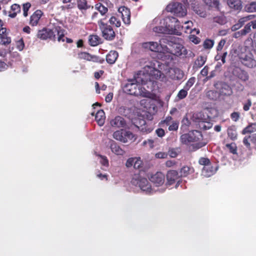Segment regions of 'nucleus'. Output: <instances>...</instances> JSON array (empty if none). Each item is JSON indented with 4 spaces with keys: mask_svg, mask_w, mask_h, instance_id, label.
Wrapping results in <instances>:
<instances>
[{
    "mask_svg": "<svg viewBox=\"0 0 256 256\" xmlns=\"http://www.w3.org/2000/svg\"><path fill=\"white\" fill-rule=\"evenodd\" d=\"M146 77L143 75L140 76L139 74L135 76L134 79L128 80L127 83L124 86V92L128 94L135 96L149 98L150 92L143 87Z\"/></svg>",
    "mask_w": 256,
    "mask_h": 256,
    "instance_id": "nucleus-1",
    "label": "nucleus"
},
{
    "mask_svg": "<svg viewBox=\"0 0 256 256\" xmlns=\"http://www.w3.org/2000/svg\"><path fill=\"white\" fill-rule=\"evenodd\" d=\"M64 30L61 26H54L52 28H44L38 30L36 34L38 38L42 40L49 39L55 41L57 38L58 42H64Z\"/></svg>",
    "mask_w": 256,
    "mask_h": 256,
    "instance_id": "nucleus-2",
    "label": "nucleus"
},
{
    "mask_svg": "<svg viewBox=\"0 0 256 256\" xmlns=\"http://www.w3.org/2000/svg\"><path fill=\"white\" fill-rule=\"evenodd\" d=\"M106 20L105 18L98 20V24L102 36L107 40H112L116 37V32L110 25L104 22Z\"/></svg>",
    "mask_w": 256,
    "mask_h": 256,
    "instance_id": "nucleus-3",
    "label": "nucleus"
},
{
    "mask_svg": "<svg viewBox=\"0 0 256 256\" xmlns=\"http://www.w3.org/2000/svg\"><path fill=\"white\" fill-rule=\"evenodd\" d=\"M138 74L140 76L144 75L146 77V80L144 82L145 84L148 82L152 84L156 80L164 81L166 78L165 75L160 70L154 68L150 70V73H144L140 72Z\"/></svg>",
    "mask_w": 256,
    "mask_h": 256,
    "instance_id": "nucleus-4",
    "label": "nucleus"
},
{
    "mask_svg": "<svg viewBox=\"0 0 256 256\" xmlns=\"http://www.w3.org/2000/svg\"><path fill=\"white\" fill-rule=\"evenodd\" d=\"M131 183L133 185L138 186L142 190L147 194L150 193L152 190L151 184L148 180L140 177L139 175L134 174L132 179Z\"/></svg>",
    "mask_w": 256,
    "mask_h": 256,
    "instance_id": "nucleus-5",
    "label": "nucleus"
},
{
    "mask_svg": "<svg viewBox=\"0 0 256 256\" xmlns=\"http://www.w3.org/2000/svg\"><path fill=\"white\" fill-rule=\"evenodd\" d=\"M168 12H174L178 16H184L186 14V8L182 3L174 2L166 6Z\"/></svg>",
    "mask_w": 256,
    "mask_h": 256,
    "instance_id": "nucleus-6",
    "label": "nucleus"
},
{
    "mask_svg": "<svg viewBox=\"0 0 256 256\" xmlns=\"http://www.w3.org/2000/svg\"><path fill=\"white\" fill-rule=\"evenodd\" d=\"M113 138L123 143H126L128 140H136L134 135L132 132L130 131H124L122 130L114 132L113 134Z\"/></svg>",
    "mask_w": 256,
    "mask_h": 256,
    "instance_id": "nucleus-7",
    "label": "nucleus"
},
{
    "mask_svg": "<svg viewBox=\"0 0 256 256\" xmlns=\"http://www.w3.org/2000/svg\"><path fill=\"white\" fill-rule=\"evenodd\" d=\"M169 20L172 22V23H174V25L176 26V28H177L178 32L180 30H184V32L186 33L192 32H196V34H198L200 33V30H196L194 28L193 30L192 29V27L193 26V23L192 21H187L184 22V26H181L180 24V22L175 18L171 17L168 18Z\"/></svg>",
    "mask_w": 256,
    "mask_h": 256,
    "instance_id": "nucleus-8",
    "label": "nucleus"
},
{
    "mask_svg": "<svg viewBox=\"0 0 256 256\" xmlns=\"http://www.w3.org/2000/svg\"><path fill=\"white\" fill-rule=\"evenodd\" d=\"M199 136H202L200 132L196 130H192L188 134L182 135L180 141L184 144H188L190 142L198 141L200 140Z\"/></svg>",
    "mask_w": 256,
    "mask_h": 256,
    "instance_id": "nucleus-9",
    "label": "nucleus"
},
{
    "mask_svg": "<svg viewBox=\"0 0 256 256\" xmlns=\"http://www.w3.org/2000/svg\"><path fill=\"white\" fill-rule=\"evenodd\" d=\"M153 30L154 32L159 34H174L178 36H180L182 34L181 32H178L176 26L174 24H168L165 27L162 26H155Z\"/></svg>",
    "mask_w": 256,
    "mask_h": 256,
    "instance_id": "nucleus-10",
    "label": "nucleus"
},
{
    "mask_svg": "<svg viewBox=\"0 0 256 256\" xmlns=\"http://www.w3.org/2000/svg\"><path fill=\"white\" fill-rule=\"evenodd\" d=\"M232 74L234 76L244 82L248 80L249 79V75L248 72L238 66L234 68Z\"/></svg>",
    "mask_w": 256,
    "mask_h": 256,
    "instance_id": "nucleus-11",
    "label": "nucleus"
},
{
    "mask_svg": "<svg viewBox=\"0 0 256 256\" xmlns=\"http://www.w3.org/2000/svg\"><path fill=\"white\" fill-rule=\"evenodd\" d=\"M149 180L156 186H160L164 184L165 176L162 172H157L155 174H152L149 177Z\"/></svg>",
    "mask_w": 256,
    "mask_h": 256,
    "instance_id": "nucleus-12",
    "label": "nucleus"
},
{
    "mask_svg": "<svg viewBox=\"0 0 256 256\" xmlns=\"http://www.w3.org/2000/svg\"><path fill=\"white\" fill-rule=\"evenodd\" d=\"M241 62L244 66L249 68H253L256 66V60L254 59L252 54H245L244 56L240 58Z\"/></svg>",
    "mask_w": 256,
    "mask_h": 256,
    "instance_id": "nucleus-13",
    "label": "nucleus"
},
{
    "mask_svg": "<svg viewBox=\"0 0 256 256\" xmlns=\"http://www.w3.org/2000/svg\"><path fill=\"white\" fill-rule=\"evenodd\" d=\"M118 12L121 14L122 18L124 23L129 26L130 24V11L129 8L126 6H120L118 10Z\"/></svg>",
    "mask_w": 256,
    "mask_h": 256,
    "instance_id": "nucleus-14",
    "label": "nucleus"
},
{
    "mask_svg": "<svg viewBox=\"0 0 256 256\" xmlns=\"http://www.w3.org/2000/svg\"><path fill=\"white\" fill-rule=\"evenodd\" d=\"M78 58L81 60H85L88 61L102 64L104 62V59H100L98 56L91 55L87 52H80L78 54Z\"/></svg>",
    "mask_w": 256,
    "mask_h": 256,
    "instance_id": "nucleus-15",
    "label": "nucleus"
},
{
    "mask_svg": "<svg viewBox=\"0 0 256 256\" xmlns=\"http://www.w3.org/2000/svg\"><path fill=\"white\" fill-rule=\"evenodd\" d=\"M9 30L6 28L0 29V44L8 46L11 43L12 39L8 35Z\"/></svg>",
    "mask_w": 256,
    "mask_h": 256,
    "instance_id": "nucleus-16",
    "label": "nucleus"
},
{
    "mask_svg": "<svg viewBox=\"0 0 256 256\" xmlns=\"http://www.w3.org/2000/svg\"><path fill=\"white\" fill-rule=\"evenodd\" d=\"M218 168L216 164L210 163L209 164L204 166L202 170V173L206 177H210L214 174Z\"/></svg>",
    "mask_w": 256,
    "mask_h": 256,
    "instance_id": "nucleus-17",
    "label": "nucleus"
},
{
    "mask_svg": "<svg viewBox=\"0 0 256 256\" xmlns=\"http://www.w3.org/2000/svg\"><path fill=\"white\" fill-rule=\"evenodd\" d=\"M184 73L178 68L170 69L168 72V77L174 80H180L183 78Z\"/></svg>",
    "mask_w": 256,
    "mask_h": 256,
    "instance_id": "nucleus-18",
    "label": "nucleus"
},
{
    "mask_svg": "<svg viewBox=\"0 0 256 256\" xmlns=\"http://www.w3.org/2000/svg\"><path fill=\"white\" fill-rule=\"evenodd\" d=\"M166 184L171 186L175 183L176 180L180 177L178 171L176 170H170L168 171L166 175Z\"/></svg>",
    "mask_w": 256,
    "mask_h": 256,
    "instance_id": "nucleus-19",
    "label": "nucleus"
},
{
    "mask_svg": "<svg viewBox=\"0 0 256 256\" xmlns=\"http://www.w3.org/2000/svg\"><path fill=\"white\" fill-rule=\"evenodd\" d=\"M255 17V15L250 14L241 18L238 20L237 23H236L232 26V31H236L240 29L245 24V22L250 20L254 18Z\"/></svg>",
    "mask_w": 256,
    "mask_h": 256,
    "instance_id": "nucleus-20",
    "label": "nucleus"
},
{
    "mask_svg": "<svg viewBox=\"0 0 256 256\" xmlns=\"http://www.w3.org/2000/svg\"><path fill=\"white\" fill-rule=\"evenodd\" d=\"M42 15L43 12L41 10H36L30 16V24L32 26H36Z\"/></svg>",
    "mask_w": 256,
    "mask_h": 256,
    "instance_id": "nucleus-21",
    "label": "nucleus"
},
{
    "mask_svg": "<svg viewBox=\"0 0 256 256\" xmlns=\"http://www.w3.org/2000/svg\"><path fill=\"white\" fill-rule=\"evenodd\" d=\"M110 125L113 127L124 128L126 126V122L124 119L120 116H116L110 122Z\"/></svg>",
    "mask_w": 256,
    "mask_h": 256,
    "instance_id": "nucleus-22",
    "label": "nucleus"
},
{
    "mask_svg": "<svg viewBox=\"0 0 256 256\" xmlns=\"http://www.w3.org/2000/svg\"><path fill=\"white\" fill-rule=\"evenodd\" d=\"M250 142L254 145L256 148V134L246 136L243 139L244 144L248 150H251Z\"/></svg>",
    "mask_w": 256,
    "mask_h": 256,
    "instance_id": "nucleus-23",
    "label": "nucleus"
},
{
    "mask_svg": "<svg viewBox=\"0 0 256 256\" xmlns=\"http://www.w3.org/2000/svg\"><path fill=\"white\" fill-rule=\"evenodd\" d=\"M173 50H172L173 54L176 56H180L186 54V50L184 46L178 44H174L172 46Z\"/></svg>",
    "mask_w": 256,
    "mask_h": 256,
    "instance_id": "nucleus-24",
    "label": "nucleus"
},
{
    "mask_svg": "<svg viewBox=\"0 0 256 256\" xmlns=\"http://www.w3.org/2000/svg\"><path fill=\"white\" fill-rule=\"evenodd\" d=\"M139 126H137L138 128L143 132L146 134L150 133L152 130V126L146 124L144 120H140L138 123Z\"/></svg>",
    "mask_w": 256,
    "mask_h": 256,
    "instance_id": "nucleus-25",
    "label": "nucleus"
},
{
    "mask_svg": "<svg viewBox=\"0 0 256 256\" xmlns=\"http://www.w3.org/2000/svg\"><path fill=\"white\" fill-rule=\"evenodd\" d=\"M142 47L145 48H148L152 52H158L160 49V45L156 42H144L142 44Z\"/></svg>",
    "mask_w": 256,
    "mask_h": 256,
    "instance_id": "nucleus-26",
    "label": "nucleus"
},
{
    "mask_svg": "<svg viewBox=\"0 0 256 256\" xmlns=\"http://www.w3.org/2000/svg\"><path fill=\"white\" fill-rule=\"evenodd\" d=\"M78 8L82 12H86L90 8L91 6L88 4L87 0H76Z\"/></svg>",
    "mask_w": 256,
    "mask_h": 256,
    "instance_id": "nucleus-27",
    "label": "nucleus"
},
{
    "mask_svg": "<svg viewBox=\"0 0 256 256\" xmlns=\"http://www.w3.org/2000/svg\"><path fill=\"white\" fill-rule=\"evenodd\" d=\"M220 92L222 96H230L232 93L231 87L226 82H222L220 84Z\"/></svg>",
    "mask_w": 256,
    "mask_h": 256,
    "instance_id": "nucleus-28",
    "label": "nucleus"
},
{
    "mask_svg": "<svg viewBox=\"0 0 256 256\" xmlns=\"http://www.w3.org/2000/svg\"><path fill=\"white\" fill-rule=\"evenodd\" d=\"M21 12V8L20 4H14L10 6V10L8 13V16L11 18H15L18 14Z\"/></svg>",
    "mask_w": 256,
    "mask_h": 256,
    "instance_id": "nucleus-29",
    "label": "nucleus"
},
{
    "mask_svg": "<svg viewBox=\"0 0 256 256\" xmlns=\"http://www.w3.org/2000/svg\"><path fill=\"white\" fill-rule=\"evenodd\" d=\"M110 148L112 152L116 155L122 156L125 153L124 150H122L114 141L112 140V142Z\"/></svg>",
    "mask_w": 256,
    "mask_h": 256,
    "instance_id": "nucleus-30",
    "label": "nucleus"
},
{
    "mask_svg": "<svg viewBox=\"0 0 256 256\" xmlns=\"http://www.w3.org/2000/svg\"><path fill=\"white\" fill-rule=\"evenodd\" d=\"M118 56V52L116 50H110L106 56V60L109 64H114Z\"/></svg>",
    "mask_w": 256,
    "mask_h": 256,
    "instance_id": "nucleus-31",
    "label": "nucleus"
},
{
    "mask_svg": "<svg viewBox=\"0 0 256 256\" xmlns=\"http://www.w3.org/2000/svg\"><path fill=\"white\" fill-rule=\"evenodd\" d=\"M227 3L230 8L234 10H240L242 8L240 0H228Z\"/></svg>",
    "mask_w": 256,
    "mask_h": 256,
    "instance_id": "nucleus-32",
    "label": "nucleus"
},
{
    "mask_svg": "<svg viewBox=\"0 0 256 256\" xmlns=\"http://www.w3.org/2000/svg\"><path fill=\"white\" fill-rule=\"evenodd\" d=\"M88 43L92 46H97L102 43V39L97 35H90L88 37Z\"/></svg>",
    "mask_w": 256,
    "mask_h": 256,
    "instance_id": "nucleus-33",
    "label": "nucleus"
},
{
    "mask_svg": "<svg viewBox=\"0 0 256 256\" xmlns=\"http://www.w3.org/2000/svg\"><path fill=\"white\" fill-rule=\"evenodd\" d=\"M95 119L99 126H102L104 123L105 120L104 111L102 110H98L96 114Z\"/></svg>",
    "mask_w": 256,
    "mask_h": 256,
    "instance_id": "nucleus-34",
    "label": "nucleus"
},
{
    "mask_svg": "<svg viewBox=\"0 0 256 256\" xmlns=\"http://www.w3.org/2000/svg\"><path fill=\"white\" fill-rule=\"evenodd\" d=\"M251 27L250 23H248L243 29L235 33L236 37L237 38L246 36V34L250 33L251 32Z\"/></svg>",
    "mask_w": 256,
    "mask_h": 256,
    "instance_id": "nucleus-35",
    "label": "nucleus"
},
{
    "mask_svg": "<svg viewBox=\"0 0 256 256\" xmlns=\"http://www.w3.org/2000/svg\"><path fill=\"white\" fill-rule=\"evenodd\" d=\"M194 172V169L192 167L184 166L180 170V176L186 177Z\"/></svg>",
    "mask_w": 256,
    "mask_h": 256,
    "instance_id": "nucleus-36",
    "label": "nucleus"
},
{
    "mask_svg": "<svg viewBox=\"0 0 256 256\" xmlns=\"http://www.w3.org/2000/svg\"><path fill=\"white\" fill-rule=\"evenodd\" d=\"M255 132H256V122L249 124L242 130V134H251Z\"/></svg>",
    "mask_w": 256,
    "mask_h": 256,
    "instance_id": "nucleus-37",
    "label": "nucleus"
},
{
    "mask_svg": "<svg viewBox=\"0 0 256 256\" xmlns=\"http://www.w3.org/2000/svg\"><path fill=\"white\" fill-rule=\"evenodd\" d=\"M206 60V58L204 56H198L194 62V68L196 69L200 68L204 64Z\"/></svg>",
    "mask_w": 256,
    "mask_h": 256,
    "instance_id": "nucleus-38",
    "label": "nucleus"
},
{
    "mask_svg": "<svg viewBox=\"0 0 256 256\" xmlns=\"http://www.w3.org/2000/svg\"><path fill=\"white\" fill-rule=\"evenodd\" d=\"M94 8L98 10L102 16H104L108 12V8L102 3L98 2L94 5Z\"/></svg>",
    "mask_w": 256,
    "mask_h": 256,
    "instance_id": "nucleus-39",
    "label": "nucleus"
},
{
    "mask_svg": "<svg viewBox=\"0 0 256 256\" xmlns=\"http://www.w3.org/2000/svg\"><path fill=\"white\" fill-rule=\"evenodd\" d=\"M228 136L232 140L237 138V132L234 126H230L227 130Z\"/></svg>",
    "mask_w": 256,
    "mask_h": 256,
    "instance_id": "nucleus-40",
    "label": "nucleus"
},
{
    "mask_svg": "<svg viewBox=\"0 0 256 256\" xmlns=\"http://www.w3.org/2000/svg\"><path fill=\"white\" fill-rule=\"evenodd\" d=\"M225 150L233 154H237L238 148L236 144L234 142L226 144Z\"/></svg>",
    "mask_w": 256,
    "mask_h": 256,
    "instance_id": "nucleus-41",
    "label": "nucleus"
},
{
    "mask_svg": "<svg viewBox=\"0 0 256 256\" xmlns=\"http://www.w3.org/2000/svg\"><path fill=\"white\" fill-rule=\"evenodd\" d=\"M109 23L112 25H114L116 28H119L121 26V22L118 16H112L108 20Z\"/></svg>",
    "mask_w": 256,
    "mask_h": 256,
    "instance_id": "nucleus-42",
    "label": "nucleus"
},
{
    "mask_svg": "<svg viewBox=\"0 0 256 256\" xmlns=\"http://www.w3.org/2000/svg\"><path fill=\"white\" fill-rule=\"evenodd\" d=\"M180 152V148H170L168 150V154L171 158H176L178 154Z\"/></svg>",
    "mask_w": 256,
    "mask_h": 256,
    "instance_id": "nucleus-43",
    "label": "nucleus"
},
{
    "mask_svg": "<svg viewBox=\"0 0 256 256\" xmlns=\"http://www.w3.org/2000/svg\"><path fill=\"white\" fill-rule=\"evenodd\" d=\"M206 96L210 100H216L218 97L219 94L216 90H210L207 92Z\"/></svg>",
    "mask_w": 256,
    "mask_h": 256,
    "instance_id": "nucleus-44",
    "label": "nucleus"
},
{
    "mask_svg": "<svg viewBox=\"0 0 256 256\" xmlns=\"http://www.w3.org/2000/svg\"><path fill=\"white\" fill-rule=\"evenodd\" d=\"M198 125L200 128L202 130H209L212 126V124L211 122L204 121L200 122Z\"/></svg>",
    "mask_w": 256,
    "mask_h": 256,
    "instance_id": "nucleus-45",
    "label": "nucleus"
},
{
    "mask_svg": "<svg viewBox=\"0 0 256 256\" xmlns=\"http://www.w3.org/2000/svg\"><path fill=\"white\" fill-rule=\"evenodd\" d=\"M245 8L248 12H256V2H253L250 4L246 5Z\"/></svg>",
    "mask_w": 256,
    "mask_h": 256,
    "instance_id": "nucleus-46",
    "label": "nucleus"
},
{
    "mask_svg": "<svg viewBox=\"0 0 256 256\" xmlns=\"http://www.w3.org/2000/svg\"><path fill=\"white\" fill-rule=\"evenodd\" d=\"M214 44V40L207 38L206 39L204 43L203 46L205 49H210L212 48Z\"/></svg>",
    "mask_w": 256,
    "mask_h": 256,
    "instance_id": "nucleus-47",
    "label": "nucleus"
},
{
    "mask_svg": "<svg viewBox=\"0 0 256 256\" xmlns=\"http://www.w3.org/2000/svg\"><path fill=\"white\" fill-rule=\"evenodd\" d=\"M31 6V4L29 2H27L22 4L23 15L24 17L28 16V12Z\"/></svg>",
    "mask_w": 256,
    "mask_h": 256,
    "instance_id": "nucleus-48",
    "label": "nucleus"
},
{
    "mask_svg": "<svg viewBox=\"0 0 256 256\" xmlns=\"http://www.w3.org/2000/svg\"><path fill=\"white\" fill-rule=\"evenodd\" d=\"M188 90H186L184 88L183 89L180 90L178 94L177 97L179 100H182L185 98L188 95Z\"/></svg>",
    "mask_w": 256,
    "mask_h": 256,
    "instance_id": "nucleus-49",
    "label": "nucleus"
},
{
    "mask_svg": "<svg viewBox=\"0 0 256 256\" xmlns=\"http://www.w3.org/2000/svg\"><path fill=\"white\" fill-rule=\"evenodd\" d=\"M195 80L196 78L194 77H192L189 78L184 86V88L188 90L195 82Z\"/></svg>",
    "mask_w": 256,
    "mask_h": 256,
    "instance_id": "nucleus-50",
    "label": "nucleus"
},
{
    "mask_svg": "<svg viewBox=\"0 0 256 256\" xmlns=\"http://www.w3.org/2000/svg\"><path fill=\"white\" fill-rule=\"evenodd\" d=\"M154 140L152 139H148L144 140L142 144L144 146H148L150 148H152L154 147Z\"/></svg>",
    "mask_w": 256,
    "mask_h": 256,
    "instance_id": "nucleus-51",
    "label": "nucleus"
},
{
    "mask_svg": "<svg viewBox=\"0 0 256 256\" xmlns=\"http://www.w3.org/2000/svg\"><path fill=\"white\" fill-rule=\"evenodd\" d=\"M198 163L200 165L204 166H206L209 164L211 163L210 160L207 158L204 157H201L198 160Z\"/></svg>",
    "mask_w": 256,
    "mask_h": 256,
    "instance_id": "nucleus-52",
    "label": "nucleus"
},
{
    "mask_svg": "<svg viewBox=\"0 0 256 256\" xmlns=\"http://www.w3.org/2000/svg\"><path fill=\"white\" fill-rule=\"evenodd\" d=\"M16 48L21 51L23 50L24 47V43L22 38H20V40H18L16 43Z\"/></svg>",
    "mask_w": 256,
    "mask_h": 256,
    "instance_id": "nucleus-53",
    "label": "nucleus"
},
{
    "mask_svg": "<svg viewBox=\"0 0 256 256\" xmlns=\"http://www.w3.org/2000/svg\"><path fill=\"white\" fill-rule=\"evenodd\" d=\"M226 43V40L224 39H222L218 42L216 47L217 52H220L222 50L224 46Z\"/></svg>",
    "mask_w": 256,
    "mask_h": 256,
    "instance_id": "nucleus-54",
    "label": "nucleus"
},
{
    "mask_svg": "<svg viewBox=\"0 0 256 256\" xmlns=\"http://www.w3.org/2000/svg\"><path fill=\"white\" fill-rule=\"evenodd\" d=\"M142 164V161L140 160V158H134V168L135 169L140 168Z\"/></svg>",
    "mask_w": 256,
    "mask_h": 256,
    "instance_id": "nucleus-55",
    "label": "nucleus"
},
{
    "mask_svg": "<svg viewBox=\"0 0 256 256\" xmlns=\"http://www.w3.org/2000/svg\"><path fill=\"white\" fill-rule=\"evenodd\" d=\"M178 122L175 121L173 122L172 124H170L168 127V130L170 131H175L178 129Z\"/></svg>",
    "mask_w": 256,
    "mask_h": 256,
    "instance_id": "nucleus-56",
    "label": "nucleus"
},
{
    "mask_svg": "<svg viewBox=\"0 0 256 256\" xmlns=\"http://www.w3.org/2000/svg\"><path fill=\"white\" fill-rule=\"evenodd\" d=\"M168 153L165 152H159L156 154L155 156L158 158H166L168 156Z\"/></svg>",
    "mask_w": 256,
    "mask_h": 256,
    "instance_id": "nucleus-57",
    "label": "nucleus"
},
{
    "mask_svg": "<svg viewBox=\"0 0 256 256\" xmlns=\"http://www.w3.org/2000/svg\"><path fill=\"white\" fill-rule=\"evenodd\" d=\"M240 116V114L238 112H233L230 114V118L234 122H237Z\"/></svg>",
    "mask_w": 256,
    "mask_h": 256,
    "instance_id": "nucleus-58",
    "label": "nucleus"
},
{
    "mask_svg": "<svg viewBox=\"0 0 256 256\" xmlns=\"http://www.w3.org/2000/svg\"><path fill=\"white\" fill-rule=\"evenodd\" d=\"M252 106V101L250 99H248L245 104H244L243 110L244 111H248L250 107Z\"/></svg>",
    "mask_w": 256,
    "mask_h": 256,
    "instance_id": "nucleus-59",
    "label": "nucleus"
},
{
    "mask_svg": "<svg viewBox=\"0 0 256 256\" xmlns=\"http://www.w3.org/2000/svg\"><path fill=\"white\" fill-rule=\"evenodd\" d=\"M100 157L101 158V160L100 161V164L104 166H108V160L106 156H102V155H99Z\"/></svg>",
    "mask_w": 256,
    "mask_h": 256,
    "instance_id": "nucleus-60",
    "label": "nucleus"
},
{
    "mask_svg": "<svg viewBox=\"0 0 256 256\" xmlns=\"http://www.w3.org/2000/svg\"><path fill=\"white\" fill-rule=\"evenodd\" d=\"M190 40L195 44H198L200 42V38L194 35H190Z\"/></svg>",
    "mask_w": 256,
    "mask_h": 256,
    "instance_id": "nucleus-61",
    "label": "nucleus"
},
{
    "mask_svg": "<svg viewBox=\"0 0 256 256\" xmlns=\"http://www.w3.org/2000/svg\"><path fill=\"white\" fill-rule=\"evenodd\" d=\"M156 133L158 137L162 138L165 135V132L164 129L158 128L156 130Z\"/></svg>",
    "mask_w": 256,
    "mask_h": 256,
    "instance_id": "nucleus-62",
    "label": "nucleus"
},
{
    "mask_svg": "<svg viewBox=\"0 0 256 256\" xmlns=\"http://www.w3.org/2000/svg\"><path fill=\"white\" fill-rule=\"evenodd\" d=\"M134 158H129L126 162V166L128 168L134 166Z\"/></svg>",
    "mask_w": 256,
    "mask_h": 256,
    "instance_id": "nucleus-63",
    "label": "nucleus"
},
{
    "mask_svg": "<svg viewBox=\"0 0 256 256\" xmlns=\"http://www.w3.org/2000/svg\"><path fill=\"white\" fill-rule=\"evenodd\" d=\"M204 1L206 4L210 6H216L217 3V1L216 0H204Z\"/></svg>",
    "mask_w": 256,
    "mask_h": 256,
    "instance_id": "nucleus-64",
    "label": "nucleus"
}]
</instances>
